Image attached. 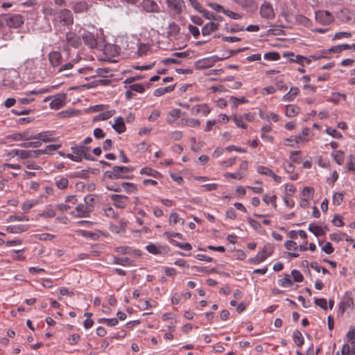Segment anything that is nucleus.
<instances>
[{"mask_svg": "<svg viewBox=\"0 0 355 355\" xmlns=\"http://www.w3.org/2000/svg\"><path fill=\"white\" fill-rule=\"evenodd\" d=\"M313 137V133L309 128H304L302 131V135L296 136L295 144H304L306 143L312 139Z\"/></svg>", "mask_w": 355, "mask_h": 355, "instance_id": "2eb2a0df", "label": "nucleus"}, {"mask_svg": "<svg viewBox=\"0 0 355 355\" xmlns=\"http://www.w3.org/2000/svg\"><path fill=\"white\" fill-rule=\"evenodd\" d=\"M295 21L297 24L305 27H310L312 25V21L308 17L302 15H297L295 16Z\"/></svg>", "mask_w": 355, "mask_h": 355, "instance_id": "ea45409f", "label": "nucleus"}, {"mask_svg": "<svg viewBox=\"0 0 355 355\" xmlns=\"http://www.w3.org/2000/svg\"><path fill=\"white\" fill-rule=\"evenodd\" d=\"M146 249L148 252L154 254L159 255L167 253L168 251V247L166 245H157L153 243H150L146 246Z\"/></svg>", "mask_w": 355, "mask_h": 355, "instance_id": "f8f14e48", "label": "nucleus"}, {"mask_svg": "<svg viewBox=\"0 0 355 355\" xmlns=\"http://www.w3.org/2000/svg\"><path fill=\"white\" fill-rule=\"evenodd\" d=\"M141 6L144 10L147 12L158 13L160 12V7L153 0H143L141 2Z\"/></svg>", "mask_w": 355, "mask_h": 355, "instance_id": "dca6fc26", "label": "nucleus"}, {"mask_svg": "<svg viewBox=\"0 0 355 355\" xmlns=\"http://www.w3.org/2000/svg\"><path fill=\"white\" fill-rule=\"evenodd\" d=\"M28 227V225H9L6 227V231L10 234H19L27 231Z\"/></svg>", "mask_w": 355, "mask_h": 355, "instance_id": "c85d7f7f", "label": "nucleus"}, {"mask_svg": "<svg viewBox=\"0 0 355 355\" xmlns=\"http://www.w3.org/2000/svg\"><path fill=\"white\" fill-rule=\"evenodd\" d=\"M300 90L298 87H292L290 91L286 93L282 98L284 101H293L297 95L299 94Z\"/></svg>", "mask_w": 355, "mask_h": 355, "instance_id": "72a5a7b5", "label": "nucleus"}, {"mask_svg": "<svg viewBox=\"0 0 355 355\" xmlns=\"http://www.w3.org/2000/svg\"><path fill=\"white\" fill-rule=\"evenodd\" d=\"M183 117L182 114V112L180 109H173L168 113V116L167 118V122L168 123H173L176 119Z\"/></svg>", "mask_w": 355, "mask_h": 355, "instance_id": "473e14b6", "label": "nucleus"}, {"mask_svg": "<svg viewBox=\"0 0 355 355\" xmlns=\"http://www.w3.org/2000/svg\"><path fill=\"white\" fill-rule=\"evenodd\" d=\"M59 10H58L55 8H53L50 6H46L44 7L42 9V12L44 14L45 16L47 17H56L58 16V12Z\"/></svg>", "mask_w": 355, "mask_h": 355, "instance_id": "09e8293b", "label": "nucleus"}, {"mask_svg": "<svg viewBox=\"0 0 355 355\" xmlns=\"http://www.w3.org/2000/svg\"><path fill=\"white\" fill-rule=\"evenodd\" d=\"M211 112V108L206 103L196 105L191 109V113L193 114H202L203 116L208 115Z\"/></svg>", "mask_w": 355, "mask_h": 355, "instance_id": "412c9836", "label": "nucleus"}, {"mask_svg": "<svg viewBox=\"0 0 355 355\" xmlns=\"http://www.w3.org/2000/svg\"><path fill=\"white\" fill-rule=\"evenodd\" d=\"M220 25L218 23L209 21L202 28V34L203 36L210 35L212 33L218 30Z\"/></svg>", "mask_w": 355, "mask_h": 355, "instance_id": "6ab92c4d", "label": "nucleus"}, {"mask_svg": "<svg viewBox=\"0 0 355 355\" xmlns=\"http://www.w3.org/2000/svg\"><path fill=\"white\" fill-rule=\"evenodd\" d=\"M218 61V58L215 56L205 58L198 60L196 62V67L198 69H207L211 67Z\"/></svg>", "mask_w": 355, "mask_h": 355, "instance_id": "4468645a", "label": "nucleus"}, {"mask_svg": "<svg viewBox=\"0 0 355 355\" xmlns=\"http://www.w3.org/2000/svg\"><path fill=\"white\" fill-rule=\"evenodd\" d=\"M115 113V110H108L98 114L94 121H104L111 118Z\"/></svg>", "mask_w": 355, "mask_h": 355, "instance_id": "a19ab883", "label": "nucleus"}, {"mask_svg": "<svg viewBox=\"0 0 355 355\" xmlns=\"http://www.w3.org/2000/svg\"><path fill=\"white\" fill-rule=\"evenodd\" d=\"M62 147V144H50L45 147L44 149L41 150V153L42 155L44 154H51L53 151L60 148Z\"/></svg>", "mask_w": 355, "mask_h": 355, "instance_id": "49530a36", "label": "nucleus"}, {"mask_svg": "<svg viewBox=\"0 0 355 355\" xmlns=\"http://www.w3.org/2000/svg\"><path fill=\"white\" fill-rule=\"evenodd\" d=\"M308 229L315 236H323L326 233L325 230L322 227L313 223L309 225Z\"/></svg>", "mask_w": 355, "mask_h": 355, "instance_id": "e433bc0d", "label": "nucleus"}, {"mask_svg": "<svg viewBox=\"0 0 355 355\" xmlns=\"http://www.w3.org/2000/svg\"><path fill=\"white\" fill-rule=\"evenodd\" d=\"M49 60L51 65L53 67H60L62 62V56L59 51H52L49 54Z\"/></svg>", "mask_w": 355, "mask_h": 355, "instance_id": "f3484780", "label": "nucleus"}, {"mask_svg": "<svg viewBox=\"0 0 355 355\" xmlns=\"http://www.w3.org/2000/svg\"><path fill=\"white\" fill-rule=\"evenodd\" d=\"M175 86H167L164 87H159L153 92V94L155 96H161L166 93L171 92L174 89Z\"/></svg>", "mask_w": 355, "mask_h": 355, "instance_id": "79ce46f5", "label": "nucleus"}, {"mask_svg": "<svg viewBox=\"0 0 355 355\" xmlns=\"http://www.w3.org/2000/svg\"><path fill=\"white\" fill-rule=\"evenodd\" d=\"M4 20L10 28H18L24 24L25 19L19 14H8L4 16Z\"/></svg>", "mask_w": 355, "mask_h": 355, "instance_id": "423d86ee", "label": "nucleus"}, {"mask_svg": "<svg viewBox=\"0 0 355 355\" xmlns=\"http://www.w3.org/2000/svg\"><path fill=\"white\" fill-rule=\"evenodd\" d=\"M265 60L277 61L280 59V55L275 51L266 53L263 55Z\"/></svg>", "mask_w": 355, "mask_h": 355, "instance_id": "5fc2aeb1", "label": "nucleus"}, {"mask_svg": "<svg viewBox=\"0 0 355 355\" xmlns=\"http://www.w3.org/2000/svg\"><path fill=\"white\" fill-rule=\"evenodd\" d=\"M110 198L116 208L124 209L128 205V198L125 196L112 194Z\"/></svg>", "mask_w": 355, "mask_h": 355, "instance_id": "ddd939ff", "label": "nucleus"}, {"mask_svg": "<svg viewBox=\"0 0 355 355\" xmlns=\"http://www.w3.org/2000/svg\"><path fill=\"white\" fill-rule=\"evenodd\" d=\"M325 132L335 139H342L343 135L331 127H327Z\"/></svg>", "mask_w": 355, "mask_h": 355, "instance_id": "3c124183", "label": "nucleus"}, {"mask_svg": "<svg viewBox=\"0 0 355 355\" xmlns=\"http://www.w3.org/2000/svg\"><path fill=\"white\" fill-rule=\"evenodd\" d=\"M180 125L181 126H189L191 128L198 127L200 125V121L198 119L189 117H182L180 119Z\"/></svg>", "mask_w": 355, "mask_h": 355, "instance_id": "393cba45", "label": "nucleus"}, {"mask_svg": "<svg viewBox=\"0 0 355 355\" xmlns=\"http://www.w3.org/2000/svg\"><path fill=\"white\" fill-rule=\"evenodd\" d=\"M72 153H67L66 157L71 161L76 162H80L83 159L90 161H94V159L89 153L90 148L84 146V144H79L71 147Z\"/></svg>", "mask_w": 355, "mask_h": 355, "instance_id": "f257e3e1", "label": "nucleus"}, {"mask_svg": "<svg viewBox=\"0 0 355 355\" xmlns=\"http://www.w3.org/2000/svg\"><path fill=\"white\" fill-rule=\"evenodd\" d=\"M284 247L288 251H297L298 250V245L296 242L288 240L286 241L284 243Z\"/></svg>", "mask_w": 355, "mask_h": 355, "instance_id": "6e6d98bb", "label": "nucleus"}, {"mask_svg": "<svg viewBox=\"0 0 355 355\" xmlns=\"http://www.w3.org/2000/svg\"><path fill=\"white\" fill-rule=\"evenodd\" d=\"M331 156L333 157L334 162L338 165H342L344 163L345 153L343 150H334L331 152Z\"/></svg>", "mask_w": 355, "mask_h": 355, "instance_id": "2f4dec72", "label": "nucleus"}, {"mask_svg": "<svg viewBox=\"0 0 355 355\" xmlns=\"http://www.w3.org/2000/svg\"><path fill=\"white\" fill-rule=\"evenodd\" d=\"M165 238L173 245V242L176 241L173 239L175 237L182 239V234L178 232H166L164 233Z\"/></svg>", "mask_w": 355, "mask_h": 355, "instance_id": "de8ad7c7", "label": "nucleus"}, {"mask_svg": "<svg viewBox=\"0 0 355 355\" xmlns=\"http://www.w3.org/2000/svg\"><path fill=\"white\" fill-rule=\"evenodd\" d=\"M248 222L254 230L259 232H261L263 228L261 224L257 220L252 219L251 218H248Z\"/></svg>", "mask_w": 355, "mask_h": 355, "instance_id": "e2e57ef3", "label": "nucleus"}, {"mask_svg": "<svg viewBox=\"0 0 355 355\" xmlns=\"http://www.w3.org/2000/svg\"><path fill=\"white\" fill-rule=\"evenodd\" d=\"M92 211V206L84 203H80L76 207L74 210L70 212V214L76 218H85L88 217Z\"/></svg>", "mask_w": 355, "mask_h": 355, "instance_id": "0eeeda50", "label": "nucleus"}, {"mask_svg": "<svg viewBox=\"0 0 355 355\" xmlns=\"http://www.w3.org/2000/svg\"><path fill=\"white\" fill-rule=\"evenodd\" d=\"M246 173L243 171H236V173H225L224 176L225 178H231L236 180H241L245 176Z\"/></svg>", "mask_w": 355, "mask_h": 355, "instance_id": "603ef678", "label": "nucleus"}, {"mask_svg": "<svg viewBox=\"0 0 355 355\" xmlns=\"http://www.w3.org/2000/svg\"><path fill=\"white\" fill-rule=\"evenodd\" d=\"M114 264H119L123 266H130V259L127 257L121 258L114 257L112 262Z\"/></svg>", "mask_w": 355, "mask_h": 355, "instance_id": "864d4df0", "label": "nucleus"}, {"mask_svg": "<svg viewBox=\"0 0 355 355\" xmlns=\"http://www.w3.org/2000/svg\"><path fill=\"white\" fill-rule=\"evenodd\" d=\"M315 190L311 187H305L302 191V198L304 199L312 200L314 196Z\"/></svg>", "mask_w": 355, "mask_h": 355, "instance_id": "4c0bfd02", "label": "nucleus"}, {"mask_svg": "<svg viewBox=\"0 0 355 355\" xmlns=\"http://www.w3.org/2000/svg\"><path fill=\"white\" fill-rule=\"evenodd\" d=\"M229 101L232 104V107L233 108H236L239 105L247 103L248 102V100L244 96H242L241 98L230 96L229 98Z\"/></svg>", "mask_w": 355, "mask_h": 355, "instance_id": "58836bf2", "label": "nucleus"}, {"mask_svg": "<svg viewBox=\"0 0 355 355\" xmlns=\"http://www.w3.org/2000/svg\"><path fill=\"white\" fill-rule=\"evenodd\" d=\"M169 221L171 224L175 225L178 223L182 221V223H184V220L180 218L179 214L176 212H171L169 216Z\"/></svg>", "mask_w": 355, "mask_h": 355, "instance_id": "0e129e2a", "label": "nucleus"}, {"mask_svg": "<svg viewBox=\"0 0 355 355\" xmlns=\"http://www.w3.org/2000/svg\"><path fill=\"white\" fill-rule=\"evenodd\" d=\"M259 13L261 17L266 19H272L275 17V12L272 5L268 2L264 1L260 6Z\"/></svg>", "mask_w": 355, "mask_h": 355, "instance_id": "1a4fd4ad", "label": "nucleus"}, {"mask_svg": "<svg viewBox=\"0 0 355 355\" xmlns=\"http://www.w3.org/2000/svg\"><path fill=\"white\" fill-rule=\"evenodd\" d=\"M35 237L40 241H52L55 238V235L49 233H43L36 234Z\"/></svg>", "mask_w": 355, "mask_h": 355, "instance_id": "bf43d9fd", "label": "nucleus"}, {"mask_svg": "<svg viewBox=\"0 0 355 355\" xmlns=\"http://www.w3.org/2000/svg\"><path fill=\"white\" fill-rule=\"evenodd\" d=\"M300 110L295 105H288L286 106L285 114L288 117H294L299 114Z\"/></svg>", "mask_w": 355, "mask_h": 355, "instance_id": "f704fd0d", "label": "nucleus"}, {"mask_svg": "<svg viewBox=\"0 0 355 355\" xmlns=\"http://www.w3.org/2000/svg\"><path fill=\"white\" fill-rule=\"evenodd\" d=\"M55 214V210L52 206L49 205L43 211L40 216L44 218H53Z\"/></svg>", "mask_w": 355, "mask_h": 355, "instance_id": "8fccbe9b", "label": "nucleus"}, {"mask_svg": "<svg viewBox=\"0 0 355 355\" xmlns=\"http://www.w3.org/2000/svg\"><path fill=\"white\" fill-rule=\"evenodd\" d=\"M341 355H355L354 341L349 340L341 348Z\"/></svg>", "mask_w": 355, "mask_h": 355, "instance_id": "b1692460", "label": "nucleus"}, {"mask_svg": "<svg viewBox=\"0 0 355 355\" xmlns=\"http://www.w3.org/2000/svg\"><path fill=\"white\" fill-rule=\"evenodd\" d=\"M274 252V246L271 243H266L264 245L263 248L259 250L257 256L252 259L250 262L257 264L264 261L268 257H270Z\"/></svg>", "mask_w": 355, "mask_h": 355, "instance_id": "20e7f679", "label": "nucleus"}, {"mask_svg": "<svg viewBox=\"0 0 355 355\" xmlns=\"http://www.w3.org/2000/svg\"><path fill=\"white\" fill-rule=\"evenodd\" d=\"M55 185L58 189L64 190L69 186V179L63 175H58L54 178Z\"/></svg>", "mask_w": 355, "mask_h": 355, "instance_id": "bb28decb", "label": "nucleus"}, {"mask_svg": "<svg viewBox=\"0 0 355 355\" xmlns=\"http://www.w3.org/2000/svg\"><path fill=\"white\" fill-rule=\"evenodd\" d=\"M233 120L237 127L241 128L243 129H246L248 128L247 124L243 121V118L242 116H236L234 117Z\"/></svg>", "mask_w": 355, "mask_h": 355, "instance_id": "338daca9", "label": "nucleus"}, {"mask_svg": "<svg viewBox=\"0 0 355 355\" xmlns=\"http://www.w3.org/2000/svg\"><path fill=\"white\" fill-rule=\"evenodd\" d=\"M36 205L37 202L35 200H27L22 204L21 209L25 212H28Z\"/></svg>", "mask_w": 355, "mask_h": 355, "instance_id": "680f3d73", "label": "nucleus"}, {"mask_svg": "<svg viewBox=\"0 0 355 355\" xmlns=\"http://www.w3.org/2000/svg\"><path fill=\"white\" fill-rule=\"evenodd\" d=\"M354 305V300L352 297H347L343 299L340 304V309L342 313L349 309H352Z\"/></svg>", "mask_w": 355, "mask_h": 355, "instance_id": "c9c22d12", "label": "nucleus"}, {"mask_svg": "<svg viewBox=\"0 0 355 355\" xmlns=\"http://www.w3.org/2000/svg\"><path fill=\"white\" fill-rule=\"evenodd\" d=\"M94 71L96 77H108V74L111 73V70L109 68H97Z\"/></svg>", "mask_w": 355, "mask_h": 355, "instance_id": "4d7b16f0", "label": "nucleus"}, {"mask_svg": "<svg viewBox=\"0 0 355 355\" xmlns=\"http://www.w3.org/2000/svg\"><path fill=\"white\" fill-rule=\"evenodd\" d=\"M112 127L118 134L123 133L126 130L124 119L121 116L114 119V123L112 125Z\"/></svg>", "mask_w": 355, "mask_h": 355, "instance_id": "4be33fe9", "label": "nucleus"}, {"mask_svg": "<svg viewBox=\"0 0 355 355\" xmlns=\"http://www.w3.org/2000/svg\"><path fill=\"white\" fill-rule=\"evenodd\" d=\"M126 227L127 223L125 220H120L115 223H111L109 230L112 233L121 234L125 232Z\"/></svg>", "mask_w": 355, "mask_h": 355, "instance_id": "a211bd4d", "label": "nucleus"}, {"mask_svg": "<svg viewBox=\"0 0 355 355\" xmlns=\"http://www.w3.org/2000/svg\"><path fill=\"white\" fill-rule=\"evenodd\" d=\"M315 18L320 24L327 26L331 24L334 20L332 14L327 10H318L315 12Z\"/></svg>", "mask_w": 355, "mask_h": 355, "instance_id": "6e6552de", "label": "nucleus"}, {"mask_svg": "<svg viewBox=\"0 0 355 355\" xmlns=\"http://www.w3.org/2000/svg\"><path fill=\"white\" fill-rule=\"evenodd\" d=\"M98 322L100 323H105L108 326L114 327L118 324L119 320L117 318H101Z\"/></svg>", "mask_w": 355, "mask_h": 355, "instance_id": "052dcab7", "label": "nucleus"}, {"mask_svg": "<svg viewBox=\"0 0 355 355\" xmlns=\"http://www.w3.org/2000/svg\"><path fill=\"white\" fill-rule=\"evenodd\" d=\"M83 40L84 43L92 49H94L97 46V41L94 35L89 32L85 33L83 35Z\"/></svg>", "mask_w": 355, "mask_h": 355, "instance_id": "5701e85b", "label": "nucleus"}, {"mask_svg": "<svg viewBox=\"0 0 355 355\" xmlns=\"http://www.w3.org/2000/svg\"><path fill=\"white\" fill-rule=\"evenodd\" d=\"M278 284L284 288L291 287L293 285L289 275H285L284 277L278 280Z\"/></svg>", "mask_w": 355, "mask_h": 355, "instance_id": "a18cd8bd", "label": "nucleus"}, {"mask_svg": "<svg viewBox=\"0 0 355 355\" xmlns=\"http://www.w3.org/2000/svg\"><path fill=\"white\" fill-rule=\"evenodd\" d=\"M121 187L128 193H134L137 190V185L132 182H123Z\"/></svg>", "mask_w": 355, "mask_h": 355, "instance_id": "37998d69", "label": "nucleus"}, {"mask_svg": "<svg viewBox=\"0 0 355 355\" xmlns=\"http://www.w3.org/2000/svg\"><path fill=\"white\" fill-rule=\"evenodd\" d=\"M51 132H42L36 134V139L41 141V143L53 142L55 141L56 139L53 137Z\"/></svg>", "mask_w": 355, "mask_h": 355, "instance_id": "a878e982", "label": "nucleus"}, {"mask_svg": "<svg viewBox=\"0 0 355 355\" xmlns=\"http://www.w3.org/2000/svg\"><path fill=\"white\" fill-rule=\"evenodd\" d=\"M52 21L55 25L60 23L62 26H69L73 24V15L69 9H60L58 12V16L54 17Z\"/></svg>", "mask_w": 355, "mask_h": 355, "instance_id": "7ed1b4c3", "label": "nucleus"}, {"mask_svg": "<svg viewBox=\"0 0 355 355\" xmlns=\"http://www.w3.org/2000/svg\"><path fill=\"white\" fill-rule=\"evenodd\" d=\"M133 170L134 168L132 166H114L112 170L105 171V176L111 180L128 179L129 173Z\"/></svg>", "mask_w": 355, "mask_h": 355, "instance_id": "f03ea898", "label": "nucleus"}, {"mask_svg": "<svg viewBox=\"0 0 355 355\" xmlns=\"http://www.w3.org/2000/svg\"><path fill=\"white\" fill-rule=\"evenodd\" d=\"M66 98L67 94L64 93H60L54 96H48L44 100V101L46 102L51 100V101L49 104L51 108L57 110L65 105Z\"/></svg>", "mask_w": 355, "mask_h": 355, "instance_id": "39448f33", "label": "nucleus"}, {"mask_svg": "<svg viewBox=\"0 0 355 355\" xmlns=\"http://www.w3.org/2000/svg\"><path fill=\"white\" fill-rule=\"evenodd\" d=\"M257 172L261 175H268L271 177L273 171L268 167L264 166H259L257 167Z\"/></svg>", "mask_w": 355, "mask_h": 355, "instance_id": "13d9d810", "label": "nucleus"}, {"mask_svg": "<svg viewBox=\"0 0 355 355\" xmlns=\"http://www.w3.org/2000/svg\"><path fill=\"white\" fill-rule=\"evenodd\" d=\"M347 167L349 171L355 172V156L350 155L348 157Z\"/></svg>", "mask_w": 355, "mask_h": 355, "instance_id": "69168bd1", "label": "nucleus"}, {"mask_svg": "<svg viewBox=\"0 0 355 355\" xmlns=\"http://www.w3.org/2000/svg\"><path fill=\"white\" fill-rule=\"evenodd\" d=\"M291 275L294 282H302L304 279V277L302 273L297 270H293L291 271Z\"/></svg>", "mask_w": 355, "mask_h": 355, "instance_id": "774afa93", "label": "nucleus"}, {"mask_svg": "<svg viewBox=\"0 0 355 355\" xmlns=\"http://www.w3.org/2000/svg\"><path fill=\"white\" fill-rule=\"evenodd\" d=\"M66 40L67 44L73 48H78L82 44L80 36L71 31L66 33Z\"/></svg>", "mask_w": 355, "mask_h": 355, "instance_id": "9b49d317", "label": "nucleus"}, {"mask_svg": "<svg viewBox=\"0 0 355 355\" xmlns=\"http://www.w3.org/2000/svg\"><path fill=\"white\" fill-rule=\"evenodd\" d=\"M277 196L273 194L270 195V193H266L263 196V201L267 205H271L272 208L274 209H277Z\"/></svg>", "mask_w": 355, "mask_h": 355, "instance_id": "7c9ffc66", "label": "nucleus"}, {"mask_svg": "<svg viewBox=\"0 0 355 355\" xmlns=\"http://www.w3.org/2000/svg\"><path fill=\"white\" fill-rule=\"evenodd\" d=\"M89 8L87 2L85 1H81L76 3L73 7V11L75 13H83L87 11Z\"/></svg>", "mask_w": 355, "mask_h": 355, "instance_id": "c756f323", "label": "nucleus"}, {"mask_svg": "<svg viewBox=\"0 0 355 355\" xmlns=\"http://www.w3.org/2000/svg\"><path fill=\"white\" fill-rule=\"evenodd\" d=\"M166 3L170 10L175 15H180L185 8L183 0H166Z\"/></svg>", "mask_w": 355, "mask_h": 355, "instance_id": "9d476101", "label": "nucleus"}, {"mask_svg": "<svg viewBox=\"0 0 355 355\" xmlns=\"http://www.w3.org/2000/svg\"><path fill=\"white\" fill-rule=\"evenodd\" d=\"M139 173L141 175L150 176V177H153L156 179H160L162 178V175L159 172H158L156 170H154L153 168H152L150 167L142 168L140 170Z\"/></svg>", "mask_w": 355, "mask_h": 355, "instance_id": "cd10ccee", "label": "nucleus"}, {"mask_svg": "<svg viewBox=\"0 0 355 355\" xmlns=\"http://www.w3.org/2000/svg\"><path fill=\"white\" fill-rule=\"evenodd\" d=\"M293 338L295 343L298 346L301 347L304 342V337L300 331L296 330L293 334Z\"/></svg>", "mask_w": 355, "mask_h": 355, "instance_id": "c03bdc74", "label": "nucleus"}, {"mask_svg": "<svg viewBox=\"0 0 355 355\" xmlns=\"http://www.w3.org/2000/svg\"><path fill=\"white\" fill-rule=\"evenodd\" d=\"M76 73L81 75V78L89 80L92 78H96L95 71L92 67H85L77 69Z\"/></svg>", "mask_w": 355, "mask_h": 355, "instance_id": "aec40b11", "label": "nucleus"}]
</instances>
